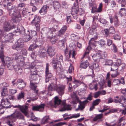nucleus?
I'll return each mask as SVG.
<instances>
[{"label": "nucleus", "mask_w": 126, "mask_h": 126, "mask_svg": "<svg viewBox=\"0 0 126 126\" xmlns=\"http://www.w3.org/2000/svg\"><path fill=\"white\" fill-rule=\"evenodd\" d=\"M9 85L8 83L4 82L0 84V88L1 89L0 92L2 98L1 101V104L5 108H10L11 107L10 103L8 101L6 97L8 92L7 89Z\"/></svg>", "instance_id": "obj_1"}, {"label": "nucleus", "mask_w": 126, "mask_h": 126, "mask_svg": "<svg viewBox=\"0 0 126 126\" xmlns=\"http://www.w3.org/2000/svg\"><path fill=\"white\" fill-rule=\"evenodd\" d=\"M7 9L9 11V15L15 18L12 20L13 22L16 24L19 23L22 19L20 11L17 10L16 8L14 7L11 2L7 5Z\"/></svg>", "instance_id": "obj_2"}, {"label": "nucleus", "mask_w": 126, "mask_h": 126, "mask_svg": "<svg viewBox=\"0 0 126 126\" xmlns=\"http://www.w3.org/2000/svg\"><path fill=\"white\" fill-rule=\"evenodd\" d=\"M63 58L60 54H57L56 58H53L52 63L53 68L57 72L59 73L61 68V63L63 61Z\"/></svg>", "instance_id": "obj_3"}, {"label": "nucleus", "mask_w": 126, "mask_h": 126, "mask_svg": "<svg viewBox=\"0 0 126 126\" xmlns=\"http://www.w3.org/2000/svg\"><path fill=\"white\" fill-rule=\"evenodd\" d=\"M23 119V116L20 112L16 111L13 114L7 117V123L9 126H13V123L16 121V118Z\"/></svg>", "instance_id": "obj_4"}, {"label": "nucleus", "mask_w": 126, "mask_h": 126, "mask_svg": "<svg viewBox=\"0 0 126 126\" xmlns=\"http://www.w3.org/2000/svg\"><path fill=\"white\" fill-rule=\"evenodd\" d=\"M67 29V27L64 26L63 27L58 33L57 35L50 37V40L51 43L52 44H55L58 40V36H62L65 33Z\"/></svg>", "instance_id": "obj_5"}, {"label": "nucleus", "mask_w": 126, "mask_h": 126, "mask_svg": "<svg viewBox=\"0 0 126 126\" xmlns=\"http://www.w3.org/2000/svg\"><path fill=\"white\" fill-rule=\"evenodd\" d=\"M4 32L0 29V42L4 41L9 42L13 40V35L11 33H9L6 35L4 37Z\"/></svg>", "instance_id": "obj_6"}, {"label": "nucleus", "mask_w": 126, "mask_h": 126, "mask_svg": "<svg viewBox=\"0 0 126 126\" xmlns=\"http://www.w3.org/2000/svg\"><path fill=\"white\" fill-rule=\"evenodd\" d=\"M3 61L4 62V64H3V62H2V64L3 66L4 67L6 66L9 70H12L14 68L13 65V61L11 58L8 57H6L5 61L4 60Z\"/></svg>", "instance_id": "obj_7"}, {"label": "nucleus", "mask_w": 126, "mask_h": 126, "mask_svg": "<svg viewBox=\"0 0 126 126\" xmlns=\"http://www.w3.org/2000/svg\"><path fill=\"white\" fill-rule=\"evenodd\" d=\"M13 57L14 59L16 60L17 62L21 66L24 65V58L22 56L20 55L19 53H16L14 54L13 55Z\"/></svg>", "instance_id": "obj_8"}, {"label": "nucleus", "mask_w": 126, "mask_h": 126, "mask_svg": "<svg viewBox=\"0 0 126 126\" xmlns=\"http://www.w3.org/2000/svg\"><path fill=\"white\" fill-rule=\"evenodd\" d=\"M24 45V41L22 39H19L12 46V48L17 50H20Z\"/></svg>", "instance_id": "obj_9"}, {"label": "nucleus", "mask_w": 126, "mask_h": 126, "mask_svg": "<svg viewBox=\"0 0 126 126\" xmlns=\"http://www.w3.org/2000/svg\"><path fill=\"white\" fill-rule=\"evenodd\" d=\"M14 108H19L21 111L25 115L28 116V106L26 105L21 106L19 105L16 106H13Z\"/></svg>", "instance_id": "obj_10"}, {"label": "nucleus", "mask_w": 126, "mask_h": 126, "mask_svg": "<svg viewBox=\"0 0 126 126\" xmlns=\"http://www.w3.org/2000/svg\"><path fill=\"white\" fill-rule=\"evenodd\" d=\"M12 28L13 29H14L13 32L16 35H18L22 32H24L25 30L23 27H16L14 25L12 26Z\"/></svg>", "instance_id": "obj_11"}, {"label": "nucleus", "mask_w": 126, "mask_h": 126, "mask_svg": "<svg viewBox=\"0 0 126 126\" xmlns=\"http://www.w3.org/2000/svg\"><path fill=\"white\" fill-rule=\"evenodd\" d=\"M49 63H47L46 64L45 71L46 75V82H48L49 80V78L52 77V74L49 71Z\"/></svg>", "instance_id": "obj_12"}, {"label": "nucleus", "mask_w": 126, "mask_h": 126, "mask_svg": "<svg viewBox=\"0 0 126 126\" xmlns=\"http://www.w3.org/2000/svg\"><path fill=\"white\" fill-rule=\"evenodd\" d=\"M43 33L47 35L49 37H50V35H51L52 34V32H55L56 31V29L53 27H52L50 29L46 28H44L43 30Z\"/></svg>", "instance_id": "obj_13"}, {"label": "nucleus", "mask_w": 126, "mask_h": 126, "mask_svg": "<svg viewBox=\"0 0 126 126\" xmlns=\"http://www.w3.org/2000/svg\"><path fill=\"white\" fill-rule=\"evenodd\" d=\"M25 85L26 83L22 79H19L17 80L16 84L17 88L22 89L25 87Z\"/></svg>", "instance_id": "obj_14"}, {"label": "nucleus", "mask_w": 126, "mask_h": 126, "mask_svg": "<svg viewBox=\"0 0 126 126\" xmlns=\"http://www.w3.org/2000/svg\"><path fill=\"white\" fill-rule=\"evenodd\" d=\"M3 28L4 31L8 32L13 28L11 26L10 22L8 21H5L4 23Z\"/></svg>", "instance_id": "obj_15"}, {"label": "nucleus", "mask_w": 126, "mask_h": 126, "mask_svg": "<svg viewBox=\"0 0 126 126\" xmlns=\"http://www.w3.org/2000/svg\"><path fill=\"white\" fill-rule=\"evenodd\" d=\"M102 4L101 3L100 4L98 8L97 9L96 6L95 5L92 7L91 9V12L94 13L96 12H100L102 11Z\"/></svg>", "instance_id": "obj_16"}, {"label": "nucleus", "mask_w": 126, "mask_h": 126, "mask_svg": "<svg viewBox=\"0 0 126 126\" xmlns=\"http://www.w3.org/2000/svg\"><path fill=\"white\" fill-rule=\"evenodd\" d=\"M118 69V67L115 63L112 64L111 65V71H115V74H112L111 76L112 77H116L118 75V73L117 72V69Z\"/></svg>", "instance_id": "obj_17"}, {"label": "nucleus", "mask_w": 126, "mask_h": 126, "mask_svg": "<svg viewBox=\"0 0 126 126\" xmlns=\"http://www.w3.org/2000/svg\"><path fill=\"white\" fill-rule=\"evenodd\" d=\"M40 21V19L39 17L36 16L34 18V19L32 21L31 23H33L36 27L38 29H39L40 25L39 24Z\"/></svg>", "instance_id": "obj_18"}, {"label": "nucleus", "mask_w": 126, "mask_h": 126, "mask_svg": "<svg viewBox=\"0 0 126 126\" xmlns=\"http://www.w3.org/2000/svg\"><path fill=\"white\" fill-rule=\"evenodd\" d=\"M89 101L86 100L83 101H79V105L78 108L76 109V111L78 110H82L84 109L85 107V105Z\"/></svg>", "instance_id": "obj_19"}, {"label": "nucleus", "mask_w": 126, "mask_h": 126, "mask_svg": "<svg viewBox=\"0 0 126 126\" xmlns=\"http://www.w3.org/2000/svg\"><path fill=\"white\" fill-rule=\"evenodd\" d=\"M64 86H63L57 85L55 90L60 95L62 96L64 93Z\"/></svg>", "instance_id": "obj_20"}, {"label": "nucleus", "mask_w": 126, "mask_h": 126, "mask_svg": "<svg viewBox=\"0 0 126 126\" xmlns=\"http://www.w3.org/2000/svg\"><path fill=\"white\" fill-rule=\"evenodd\" d=\"M45 104H41L39 106H33L32 108L33 110L38 111H42L44 110Z\"/></svg>", "instance_id": "obj_21"}, {"label": "nucleus", "mask_w": 126, "mask_h": 126, "mask_svg": "<svg viewBox=\"0 0 126 126\" xmlns=\"http://www.w3.org/2000/svg\"><path fill=\"white\" fill-rule=\"evenodd\" d=\"M47 53L48 56L50 57L54 56L55 53V48L53 47H49L47 50Z\"/></svg>", "instance_id": "obj_22"}, {"label": "nucleus", "mask_w": 126, "mask_h": 126, "mask_svg": "<svg viewBox=\"0 0 126 126\" xmlns=\"http://www.w3.org/2000/svg\"><path fill=\"white\" fill-rule=\"evenodd\" d=\"M34 33V35H35L36 34V32L35 31L29 32V34H26L24 38L25 39V41L26 42H28L31 40L32 38L33 35L32 34Z\"/></svg>", "instance_id": "obj_23"}, {"label": "nucleus", "mask_w": 126, "mask_h": 126, "mask_svg": "<svg viewBox=\"0 0 126 126\" xmlns=\"http://www.w3.org/2000/svg\"><path fill=\"white\" fill-rule=\"evenodd\" d=\"M97 84L96 82L94 81H93L92 83H90L89 85V88L90 90L95 89V91H96L98 89Z\"/></svg>", "instance_id": "obj_24"}, {"label": "nucleus", "mask_w": 126, "mask_h": 126, "mask_svg": "<svg viewBox=\"0 0 126 126\" xmlns=\"http://www.w3.org/2000/svg\"><path fill=\"white\" fill-rule=\"evenodd\" d=\"M92 72V75L91 76L92 78L94 77V73L93 69H95L99 68L98 65V63H94L91 66H89Z\"/></svg>", "instance_id": "obj_25"}, {"label": "nucleus", "mask_w": 126, "mask_h": 126, "mask_svg": "<svg viewBox=\"0 0 126 126\" xmlns=\"http://www.w3.org/2000/svg\"><path fill=\"white\" fill-rule=\"evenodd\" d=\"M93 59L94 61L98 62L101 58V55L100 53H97L94 54L92 56Z\"/></svg>", "instance_id": "obj_26"}, {"label": "nucleus", "mask_w": 126, "mask_h": 126, "mask_svg": "<svg viewBox=\"0 0 126 126\" xmlns=\"http://www.w3.org/2000/svg\"><path fill=\"white\" fill-rule=\"evenodd\" d=\"M126 119L124 117H122L118 121L117 126H124L126 124Z\"/></svg>", "instance_id": "obj_27"}, {"label": "nucleus", "mask_w": 126, "mask_h": 126, "mask_svg": "<svg viewBox=\"0 0 126 126\" xmlns=\"http://www.w3.org/2000/svg\"><path fill=\"white\" fill-rule=\"evenodd\" d=\"M14 69L15 72L18 74H20L23 72L22 68L20 66L15 65Z\"/></svg>", "instance_id": "obj_28"}, {"label": "nucleus", "mask_w": 126, "mask_h": 126, "mask_svg": "<svg viewBox=\"0 0 126 126\" xmlns=\"http://www.w3.org/2000/svg\"><path fill=\"white\" fill-rule=\"evenodd\" d=\"M61 102V100L59 99L58 96H56L54 98V104L53 106L56 108V106L60 105Z\"/></svg>", "instance_id": "obj_29"}, {"label": "nucleus", "mask_w": 126, "mask_h": 126, "mask_svg": "<svg viewBox=\"0 0 126 126\" xmlns=\"http://www.w3.org/2000/svg\"><path fill=\"white\" fill-rule=\"evenodd\" d=\"M62 105L63 106V107L60 110V111H63L66 110H71V109L66 104L65 101H63L62 102Z\"/></svg>", "instance_id": "obj_30"}, {"label": "nucleus", "mask_w": 126, "mask_h": 126, "mask_svg": "<svg viewBox=\"0 0 126 126\" xmlns=\"http://www.w3.org/2000/svg\"><path fill=\"white\" fill-rule=\"evenodd\" d=\"M46 50L45 49H40L39 51V55L41 57L43 58L46 56Z\"/></svg>", "instance_id": "obj_31"}, {"label": "nucleus", "mask_w": 126, "mask_h": 126, "mask_svg": "<svg viewBox=\"0 0 126 126\" xmlns=\"http://www.w3.org/2000/svg\"><path fill=\"white\" fill-rule=\"evenodd\" d=\"M39 76L37 75H30V81L33 82L38 79Z\"/></svg>", "instance_id": "obj_32"}, {"label": "nucleus", "mask_w": 126, "mask_h": 126, "mask_svg": "<svg viewBox=\"0 0 126 126\" xmlns=\"http://www.w3.org/2000/svg\"><path fill=\"white\" fill-rule=\"evenodd\" d=\"M57 85L52 83L49 84L48 86V91H53L56 90Z\"/></svg>", "instance_id": "obj_33"}, {"label": "nucleus", "mask_w": 126, "mask_h": 126, "mask_svg": "<svg viewBox=\"0 0 126 126\" xmlns=\"http://www.w3.org/2000/svg\"><path fill=\"white\" fill-rule=\"evenodd\" d=\"M89 63L87 60L85 62H81L80 65V67L82 68L85 69L88 66Z\"/></svg>", "instance_id": "obj_34"}, {"label": "nucleus", "mask_w": 126, "mask_h": 126, "mask_svg": "<svg viewBox=\"0 0 126 126\" xmlns=\"http://www.w3.org/2000/svg\"><path fill=\"white\" fill-rule=\"evenodd\" d=\"M50 120V119L48 116H45L42 120L41 123L42 124H44L49 123Z\"/></svg>", "instance_id": "obj_35"}, {"label": "nucleus", "mask_w": 126, "mask_h": 126, "mask_svg": "<svg viewBox=\"0 0 126 126\" xmlns=\"http://www.w3.org/2000/svg\"><path fill=\"white\" fill-rule=\"evenodd\" d=\"M35 43L31 45L28 48V50L30 51H32L36 48H38V46Z\"/></svg>", "instance_id": "obj_36"}, {"label": "nucleus", "mask_w": 126, "mask_h": 126, "mask_svg": "<svg viewBox=\"0 0 126 126\" xmlns=\"http://www.w3.org/2000/svg\"><path fill=\"white\" fill-rule=\"evenodd\" d=\"M49 7L47 5L43 6L41 9L40 10L39 13H43L44 14H46L47 10V9Z\"/></svg>", "instance_id": "obj_37"}, {"label": "nucleus", "mask_w": 126, "mask_h": 126, "mask_svg": "<svg viewBox=\"0 0 126 126\" xmlns=\"http://www.w3.org/2000/svg\"><path fill=\"white\" fill-rule=\"evenodd\" d=\"M91 47L92 46L90 45L88 46L86 48V51H85V53L83 55L81 59L83 58L86 56L88 54L89 52V51L91 50Z\"/></svg>", "instance_id": "obj_38"}, {"label": "nucleus", "mask_w": 126, "mask_h": 126, "mask_svg": "<svg viewBox=\"0 0 126 126\" xmlns=\"http://www.w3.org/2000/svg\"><path fill=\"white\" fill-rule=\"evenodd\" d=\"M30 87L32 90H36L37 86L36 84L37 83L33 82L30 81Z\"/></svg>", "instance_id": "obj_39"}, {"label": "nucleus", "mask_w": 126, "mask_h": 126, "mask_svg": "<svg viewBox=\"0 0 126 126\" xmlns=\"http://www.w3.org/2000/svg\"><path fill=\"white\" fill-rule=\"evenodd\" d=\"M76 52L75 51L71 50H70L69 51V53H68V55L69 57L68 58V59L72 57V58H74V57L76 55Z\"/></svg>", "instance_id": "obj_40"}, {"label": "nucleus", "mask_w": 126, "mask_h": 126, "mask_svg": "<svg viewBox=\"0 0 126 126\" xmlns=\"http://www.w3.org/2000/svg\"><path fill=\"white\" fill-rule=\"evenodd\" d=\"M53 5L54 9L57 10L59 9L60 7V5L57 1H54L53 2Z\"/></svg>", "instance_id": "obj_41"}, {"label": "nucleus", "mask_w": 126, "mask_h": 126, "mask_svg": "<svg viewBox=\"0 0 126 126\" xmlns=\"http://www.w3.org/2000/svg\"><path fill=\"white\" fill-rule=\"evenodd\" d=\"M79 11V9L78 6L77 7H73L72 9V14L74 15L75 14L77 15L78 12Z\"/></svg>", "instance_id": "obj_42"}, {"label": "nucleus", "mask_w": 126, "mask_h": 126, "mask_svg": "<svg viewBox=\"0 0 126 126\" xmlns=\"http://www.w3.org/2000/svg\"><path fill=\"white\" fill-rule=\"evenodd\" d=\"M114 23L116 27H118L120 25L119 22L118 20V17L116 15L114 16Z\"/></svg>", "instance_id": "obj_43"}, {"label": "nucleus", "mask_w": 126, "mask_h": 126, "mask_svg": "<svg viewBox=\"0 0 126 126\" xmlns=\"http://www.w3.org/2000/svg\"><path fill=\"white\" fill-rule=\"evenodd\" d=\"M94 39V38H92L90 40L89 42V44L90 46L93 47L96 46V45H95V42Z\"/></svg>", "instance_id": "obj_44"}, {"label": "nucleus", "mask_w": 126, "mask_h": 126, "mask_svg": "<svg viewBox=\"0 0 126 126\" xmlns=\"http://www.w3.org/2000/svg\"><path fill=\"white\" fill-rule=\"evenodd\" d=\"M103 117V114L101 113L98 114L94 118L93 120L94 121H96L98 120L101 119Z\"/></svg>", "instance_id": "obj_45"}, {"label": "nucleus", "mask_w": 126, "mask_h": 126, "mask_svg": "<svg viewBox=\"0 0 126 126\" xmlns=\"http://www.w3.org/2000/svg\"><path fill=\"white\" fill-rule=\"evenodd\" d=\"M118 69L122 71H123L125 69V64L124 63H122L118 67Z\"/></svg>", "instance_id": "obj_46"}, {"label": "nucleus", "mask_w": 126, "mask_h": 126, "mask_svg": "<svg viewBox=\"0 0 126 126\" xmlns=\"http://www.w3.org/2000/svg\"><path fill=\"white\" fill-rule=\"evenodd\" d=\"M4 57L3 50L0 49V58L1 59L2 62H3V64H4V62L3 61L4 60Z\"/></svg>", "instance_id": "obj_47"}, {"label": "nucleus", "mask_w": 126, "mask_h": 126, "mask_svg": "<svg viewBox=\"0 0 126 126\" xmlns=\"http://www.w3.org/2000/svg\"><path fill=\"white\" fill-rule=\"evenodd\" d=\"M21 53L22 56H26L28 54L27 50L25 48L21 50Z\"/></svg>", "instance_id": "obj_48"}, {"label": "nucleus", "mask_w": 126, "mask_h": 126, "mask_svg": "<svg viewBox=\"0 0 126 126\" xmlns=\"http://www.w3.org/2000/svg\"><path fill=\"white\" fill-rule=\"evenodd\" d=\"M112 64V61L111 60L107 59L106 60L105 64V65H111Z\"/></svg>", "instance_id": "obj_49"}, {"label": "nucleus", "mask_w": 126, "mask_h": 126, "mask_svg": "<svg viewBox=\"0 0 126 126\" xmlns=\"http://www.w3.org/2000/svg\"><path fill=\"white\" fill-rule=\"evenodd\" d=\"M73 82L76 85V86L75 87H78L80 84L82 83L80 81L76 79L74 80Z\"/></svg>", "instance_id": "obj_50"}, {"label": "nucleus", "mask_w": 126, "mask_h": 126, "mask_svg": "<svg viewBox=\"0 0 126 126\" xmlns=\"http://www.w3.org/2000/svg\"><path fill=\"white\" fill-rule=\"evenodd\" d=\"M119 13L122 15H123L124 14L126 13V8H121L120 10Z\"/></svg>", "instance_id": "obj_51"}, {"label": "nucleus", "mask_w": 126, "mask_h": 126, "mask_svg": "<svg viewBox=\"0 0 126 126\" xmlns=\"http://www.w3.org/2000/svg\"><path fill=\"white\" fill-rule=\"evenodd\" d=\"M109 33L113 34L115 32V30L114 28L112 27H110L109 29Z\"/></svg>", "instance_id": "obj_52"}, {"label": "nucleus", "mask_w": 126, "mask_h": 126, "mask_svg": "<svg viewBox=\"0 0 126 126\" xmlns=\"http://www.w3.org/2000/svg\"><path fill=\"white\" fill-rule=\"evenodd\" d=\"M65 43V40L63 39L61 40L60 41L58 42V44L60 47H64V44Z\"/></svg>", "instance_id": "obj_53"}, {"label": "nucleus", "mask_w": 126, "mask_h": 126, "mask_svg": "<svg viewBox=\"0 0 126 126\" xmlns=\"http://www.w3.org/2000/svg\"><path fill=\"white\" fill-rule=\"evenodd\" d=\"M96 29L92 28L90 29L89 32L90 34L93 35L95 33H96Z\"/></svg>", "instance_id": "obj_54"}, {"label": "nucleus", "mask_w": 126, "mask_h": 126, "mask_svg": "<svg viewBox=\"0 0 126 126\" xmlns=\"http://www.w3.org/2000/svg\"><path fill=\"white\" fill-rule=\"evenodd\" d=\"M5 109L2 105L0 104V114H2L4 113Z\"/></svg>", "instance_id": "obj_55"}, {"label": "nucleus", "mask_w": 126, "mask_h": 126, "mask_svg": "<svg viewBox=\"0 0 126 126\" xmlns=\"http://www.w3.org/2000/svg\"><path fill=\"white\" fill-rule=\"evenodd\" d=\"M25 6V4L23 3H22L19 4L18 5V8L23 9L24 8Z\"/></svg>", "instance_id": "obj_56"}, {"label": "nucleus", "mask_w": 126, "mask_h": 126, "mask_svg": "<svg viewBox=\"0 0 126 126\" xmlns=\"http://www.w3.org/2000/svg\"><path fill=\"white\" fill-rule=\"evenodd\" d=\"M112 47L113 49V52L114 53H116L118 51V49L116 46L114 44H112Z\"/></svg>", "instance_id": "obj_57"}, {"label": "nucleus", "mask_w": 126, "mask_h": 126, "mask_svg": "<svg viewBox=\"0 0 126 126\" xmlns=\"http://www.w3.org/2000/svg\"><path fill=\"white\" fill-rule=\"evenodd\" d=\"M24 96V93L23 92H21L19 93L17 97L18 99H20L21 98H23Z\"/></svg>", "instance_id": "obj_58"}, {"label": "nucleus", "mask_w": 126, "mask_h": 126, "mask_svg": "<svg viewBox=\"0 0 126 126\" xmlns=\"http://www.w3.org/2000/svg\"><path fill=\"white\" fill-rule=\"evenodd\" d=\"M114 39L116 40H120L121 39L120 36L118 34H115L113 36Z\"/></svg>", "instance_id": "obj_59"}, {"label": "nucleus", "mask_w": 126, "mask_h": 126, "mask_svg": "<svg viewBox=\"0 0 126 126\" xmlns=\"http://www.w3.org/2000/svg\"><path fill=\"white\" fill-rule=\"evenodd\" d=\"M99 43L100 46L102 47L104 46V45H105V41L104 40H100L99 41Z\"/></svg>", "instance_id": "obj_60"}, {"label": "nucleus", "mask_w": 126, "mask_h": 126, "mask_svg": "<svg viewBox=\"0 0 126 126\" xmlns=\"http://www.w3.org/2000/svg\"><path fill=\"white\" fill-rule=\"evenodd\" d=\"M100 102V100L99 99H96L93 103V104L95 106L98 105Z\"/></svg>", "instance_id": "obj_61"}, {"label": "nucleus", "mask_w": 126, "mask_h": 126, "mask_svg": "<svg viewBox=\"0 0 126 126\" xmlns=\"http://www.w3.org/2000/svg\"><path fill=\"white\" fill-rule=\"evenodd\" d=\"M66 124V123L63 122H60L58 123L55 124L54 126H62Z\"/></svg>", "instance_id": "obj_62"}, {"label": "nucleus", "mask_w": 126, "mask_h": 126, "mask_svg": "<svg viewBox=\"0 0 126 126\" xmlns=\"http://www.w3.org/2000/svg\"><path fill=\"white\" fill-rule=\"evenodd\" d=\"M17 92V90L16 89H10L9 90V93L12 94H15Z\"/></svg>", "instance_id": "obj_63"}, {"label": "nucleus", "mask_w": 126, "mask_h": 126, "mask_svg": "<svg viewBox=\"0 0 126 126\" xmlns=\"http://www.w3.org/2000/svg\"><path fill=\"white\" fill-rule=\"evenodd\" d=\"M121 63V60L120 59H118L117 61L115 63V64H116L117 66L118 67L120 64L122 63Z\"/></svg>", "instance_id": "obj_64"}]
</instances>
